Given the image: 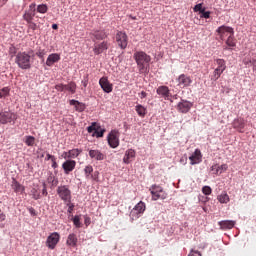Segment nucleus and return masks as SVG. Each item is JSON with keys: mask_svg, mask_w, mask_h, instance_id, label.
<instances>
[{"mask_svg": "<svg viewBox=\"0 0 256 256\" xmlns=\"http://www.w3.org/2000/svg\"><path fill=\"white\" fill-rule=\"evenodd\" d=\"M72 221H73V224L75 225V227L77 229H80V227H81V217L76 215V216L73 217Z\"/></svg>", "mask_w": 256, "mask_h": 256, "instance_id": "41", "label": "nucleus"}, {"mask_svg": "<svg viewBox=\"0 0 256 256\" xmlns=\"http://www.w3.org/2000/svg\"><path fill=\"white\" fill-rule=\"evenodd\" d=\"M89 157L95 161H104L105 154L99 150H89Z\"/></svg>", "mask_w": 256, "mask_h": 256, "instance_id": "23", "label": "nucleus"}, {"mask_svg": "<svg viewBox=\"0 0 256 256\" xmlns=\"http://www.w3.org/2000/svg\"><path fill=\"white\" fill-rule=\"evenodd\" d=\"M84 173H85L86 179H91V173H93V166L87 165L84 168Z\"/></svg>", "mask_w": 256, "mask_h": 256, "instance_id": "36", "label": "nucleus"}, {"mask_svg": "<svg viewBox=\"0 0 256 256\" xmlns=\"http://www.w3.org/2000/svg\"><path fill=\"white\" fill-rule=\"evenodd\" d=\"M11 187L14 193H25V186L21 185V183L17 182L15 179H13Z\"/></svg>", "mask_w": 256, "mask_h": 256, "instance_id": "24", "label": "nucleus"}, {"mask_svg": "<svg viewBox=\"0 0 256 256\" xmlns=\"http://www.w3.org/2000/svg\"><path fill=\"white\" fill-rule=\"evenodd\" d=\"M81 153H83V151L81 149L74 148L67 152H63L62 157H63V159L73 160V159H77V157L80 156Z\"/></svg>", "mask_w": 256, "mask_h": 256, "instance_id": "13", "label": "nucleus"}, {"mask_svg": "<svg viewBox=\"0 0 256 256\" xmlns=\"http://www.w3.org/2000/svg\"><path fill=\"white\" fill-rule=\"evenodd\" d=\"M29 212L31 213V215H35V209L34 208H30Z\"/></svg>", "mask_w": 256, "mask_h": 256, "instance_id": "60", "label": "nucleus"}, {"mask_svg": "<svg viewBox=\"0 0 256 256\" xmlns=\"http://www.w3.org/2000/svg\"><path fill=\"white\" fill-rule=\"evenodd\" d=\"M204 10H205V8H203L202 3L197 4V5L194 6V12L195 13H198V12L202 13V11H204Z\"/></svg>", "mask_w": 256, "mask_h": 256, "instance_id": "46", "label": "nucleus"}, {"mask_svg": "<svg viewBox=\"0 0 256 256\" xmlns=\"http://www.w3.org/2000/svg\"><path fill=\"white\" fill-rule=\"evenodd\" d=\"M79 243V238L77 237V234L70 233L66 238V246L67 247H77V244Z\"/></svg>", "mask_w": 256, "mask_h": 256, "instance_id": "20", "label": "nucleus"}, {"mask_svg": "<svg viewBox=\"0 0 256 256\" xmlns=\"http://www.w3.org/2000/svg\"><path fill=\"white\" fill-rule=\"evenodd\" d=\"M56 91L63 92L65 91V84H58L55 86Z\"/></svg>", "mask_w": 256, "mask_h": 256, "instance_id": "49", "label": "nucleus"}, {"mask_svg": "<svg viewBox=\"0 0 256 256\" xmlns=\"http://www.w3.org/2000/svg\"><path fill=\"white\" fill-rule=\"evenodd\" d=\"M177 83H178V87H180L181 89H185V87H189L191 85V83H193V80L191 79L190 76L181 74L177 78Z\"/></svg>", "mask_w": 256, "mask_h": 256, "instance_id": "12", "label": "nucleus"}, {"mask_svg": "<svg viewBox=\"0 0 256 256\" xmlns=\"http://www.w3.org/2000/svg\"><path fill=\"white\" fill-rule=\"evenodd\" d=\"M75 167H77V162L75 160L66 159L62 164V169L65 175H69V173L75 171Z\"/></svg>", "mask_w": 256, "mask_h": 256, "instance_id": "10", "label": "nucleus"}, {"mask_svg": "<svg viewBox=\"0 0 256 256\" xmlns=\"http://www.w3.org/2000/svg\"><path fill=\"white\" fill-rule=\"evenodd\" d=\"M202 193L204 195H211V193H213V190L209 186H204L202 188Z\"/></svg>", "mask_w": 256, "mask_h": 256, "instance_id": "45", "label": "nucleus"}, {"mask_svg": "<svg viewBox=\"0 0 256 256\" xmlns=\"http://www.w3.org/2000/svg\"><path fill=\"white\" fill-rule=\"evenodd\" d=\"M16 63L20 69H31V56L27 52H19L16 55Z\"/></svg>", "mask_w": 256, "mask_h": 256, "instance_id": "2", "label": "nucleus"}, {"mask_svg": "<svg viewBox=\"0 0 256 256\" xmlns=\"http://www.w3.org/2000/svg\"><path fill=\"white\" fill-rule=\"evenodd\" d=\"M139 95H140V99H145V97H147V92L142 91Z\"/></svg>", "mask_w": 256, "mask_h": 256, "instance_id": "57", "label": "nucleus"}, {"mask_svg": "<svg viewBox=\"0 0 256 256\" xmlns=\"http://www.w3.org/2000/svg\"><path fill=\"white\" fill-rule=\"evenodd\" d=\"M88 83H89V79L85 78L84 80H82L83 87H87Z\"/></svg>", "mask_w": 256, "mask_h": 256, "instance_id": "58", "label": "nucleus"}, {"mask_svg": "<svg viewBox=\"0 0 256 256\" xmlns=\"http://www.w3.org/2000/svg\"><path fill=\"white\" fill-rule=\"evenodd\" d=\"M146 205L145 202H138L130 212L131 221H137L141 215L145 213Z\"/></svg>", "mask_w": 256, "mask_h": 256, "instance_id": "4", "label": "nucleus"}, {"mask_svg": "<svg viewBox=\"0 0 256 256\" xmlns=\"http://www.w3.org/2000/svg\"><path fill=\"white\" fill-rule=\"evenodd\" d=\"M105 130H95L94 135L95 137H103Z\"/></svg>", "mask_w": 256, "mask_h": 256, "instance_id": "48", "label": "nucleus"}, {"mask_svg": "<svg viewBox=\"0 0 256 256\" xmlns=\"http://www.w3.org/2000/svg\"><path fill=\"white\" fill-rule=\"evenodd\" d=\"M84 224L86 227H89L91 225V218L89 216H84Z\"/></svg>", "mask_w": 256, "mask_h": 256, "instance_id": "50", "label": "nucleus"}, {"mask_svg": "<svg viewBox=\"0 0 256 256\" xmlns=\"http://www.w3.org/2000/svg\"><path fill=\"white\" fill-rule=\"evenodd\" d=\"M70 105H73V107H75V110L79 113H82V111L85 109V104L77 100H70Z\"/></svg>", "mask_w": 256, "mask_h": 256, "instance_id": "28", "label": "nucleus"}, {"mask_svg": "<svg viewBox=\"0 0 256 256\" xmlns=\"http://www.w3.org/2000/svg\"><path fill=\"white\" fill-rule=\"evenodd\" d=\"M221 229H233L235 227V221L233 220H222L218 222Z\"/></svg>", "mask_w": 256, "mask_h": 256, "instance_id": "25", "label": "nucleus"}, {"mask_svg": "<svg viewBox=\"0 0 256 256\" xmlns=\"http://www.w3.org/2000/svg\"><path fill=\"white\" fill-rule=\"evenodd\" d=\"M11 89L9 87H4L0 90V99H3V97H8Z\"/></svg>", "mask_w": 256, "mask_h": 256, "instance_id": "39", "label": "nucleus"}, {"mask_svg": "<svg viewBox=\"0 0 256 256\" xmlns=\"http://www.w3.org/2000/svg\"><path fill=\"white\" fill-rule=\"evenodd\" d=\"M216 33H218L220 39L224 40L227 35H235L233 27L222 25L217 28Z\"/></svg>", "mask_w": 256, "mask_h": 256, "instance_id": "9", "label": "nucleus"}, {"mask_svg": "<svg viewBox=\"0 0 256 256\" xmlns=\"http://www.w3.org/2000/svg\"><path fill=\"white\" fill-rule=\"evenodd\" d=\"M31 17L26 18V21L28 22V31H36L37 30V24L31 21Z\"/></svg>", "mask_w": 256, "mask_h": 256, "instance_id": "35", "label": "nucleus"}, {"mask_svg": "<svg viewBox=\"0 0 256 256\" xmlns=\"http://www.w3.org/2000/svg\"><path fill=\"white\" fill-rule=\"evenodd\" d=\"M17 121V114L13 112H0V123L7 125V123H15Z\"/></svg>", "mask_w": 256, "mask_h": 256, "instance_id": "8", "label": "nucleus"}, {"mask_svg": "<svg viewBox=\"0 0 256 256\" xmlns=\"http://www.w3.org/2000/svg\"><path fill=\"white\" fill-rule=\"evenodd\" d=\"M5 219H7L5 213H0V223H2V221H5Z\"/></svg>", "mask_w": 256, "mask_h": 256, "instance_id": "56", "label": "nucleus"}, {"mask_svg": "<svg viewBox=\"0 0 256 256\" xmlns=\"http://www.w3.org/2000/svg\"><path fill=\"white\" fill-rule=\"evenodd\" d=\"M227 47H230V49H233V47H237V41L235 40V37L233 35H229L226 40Z\"/></svg>", "mask_w": 256, "mask_h": 256, "instance_id": "31", "label": "nucleus"}, {"mask_svg": "<svg viewBox=\"0 0 256 256\" xmlns=\"http://www.w3.org/2000/svg\"><path fill=\"white\" fill-rule=\"evenodd\" d=\"M135 111L139 115V117H145L147 115V108H145L143 105L138 104L135 106Z\"/></svg>", "mask_w": 256, "mask_h": 256, "instance_id": "30", "label": "nucleus"}, {"mask_svg": "<svg viewBox=\"0 0 256 256\" xmlns=\"http://www.w3.org/2000/svg\"><path fill=\"white\" fill-rule=\"evenodd\" d=\"M149 191L152 195V201H158V199H167V193H165V190L157 184L152 185L149 188Z\"/></svg>", "mask_w": 256, "mask_h": 256, "instance_id": "3", "label": "nucleus"}, {"mask_svg": "<svg viewBox=\"0 0 256 256\" xmlns=\"http://www.w3.org/2000/svg\"><path fill=\"white\" fill-rule=\"evenodd\" d=\"M47 11H49V7H47L46 4H40V5L37 6V12L38 13L45 14V13H47Z\"/></svg>", "mask_w": 256, "mask_h": 256, "instance_id": "38", "label": "nucleus"}, {"mask_svg": "<svg viewBox=\"0 0 256 256\" xmlns=\"http://www.w3.org/2000/svg\"><path fill=\"white\" fill-rule=\"evenodd\" d=\"M234 129H237L239 133H243V129H245V120L244 119H235L233 122Z\"/></svg>", "mask_w": 256, "mask_h": 256, "instance_id": "26", "label": "nucleus"}, {"mask_svg": "<svg viewBox=\"0 0 256 256\" xmlns=\"http://www.w3.org/2000/svg\"><path fill=\"white\" fill-rule=\"evenodd\" d=\"M96 130L97 129L95 128V123H93L91 126L87 128L88 133H93V131L95 133Z\"/></svg>", "mask_w": 256, "mask_h": 256, "instance_id": "51", "label": "nucleus"}, {"mask_svg": "<svg viewBox=\"0 0 256 256\" xmlns=\"http://www.w3.org/2000/svg\"><path fill=\"white\" fill-rule=\"evenodd\" d=\"M52 29L57 30V29H59V26L57 24H53Z\"/></svg>", "mask_w": 256, "mask_h": 256, "instance_id": "61", "label": "nucleus"}, {"mask_svg": "<svg viewBox=\"0 0 256 256\" xmlns=\"http://www.w3.org/2000/svg\"><path fill=\"white\" fill-rule=\"evenodd\" d=\"M30 8H31V9L35 8V4H31V5H30Z\"/></svg>", "mask_w": 256, "mask_h": 256, "instance_id": "63", "label": "nucleus"}, {"mask_svg": "<svg viewBox=\"0 0 256 256\" xmlns=\"http://www.w3.org/2000/svg\"><path fill=\"white\" fill-rule=\"evenodd\" d=\"M66 205L68 207V213H73V209H75V204H72L71 202H66Z\"/></svg>", "mask_w": 256, "mask_h": 256, "instance_id": "47", "label": "nucleus"}, {"mask_svg": "<svg viewBox=\"0 0 256 256\" xmlns=\"http://www.w3.org/2000/svg\"><path fill=\"white\" fill-rule=\"evenodd\" d=\"M116 43L120 49H127V45L129 43V37L127 33L123 31H118L115 36Z\"/></svg>", "mask_w": 256, "mask_h": 256, "instance_id": "6", "label": "nucleus"}, {"mask_svg": "<svg viewBox=\"0 0 256 256\" xmlns=\"http://www.w3.org/2000/svg\"><path fill=\"white\" fill-rule=\"evenodd\" d=\"M99 85L104 93H111L113 91V84H111L106 77H102L99 80Z\"/></svg>", "mask_w": 256, "mask_h": 256, "instance_id": "17", "label": "nucleus"}, {"mask_svg": "<svg viewBox=\"0 0 256 256\" xmlns=\"http://www.w3.org/2000/svg\"><path fill=\"white\" fill-rule=\"evenodd\" d=\"M109 49V42L108 41H103L101 43H96L94 44L93 52L96 55H101L104 51H107Z\"/></svg>", "mask_w": 256, "mask_h": 256, "instance_id": "16", "label": "nucleus"}, {"mask_svg": "<svg viewBox=\"0 0 256 256\" xmlns=\"http://www.w3.org/2000/svg\"><path fill=\"white\" fill-rule=\"evenodd\" d=\"M191 107H193V103L187 100H181L177 104L176 109L179 113H189V111H191Z\"/></svg>", "mask_w": 256, "mask_h": 256, "instance_id": "11", "label": "nucleus"}, {"mask_svg": "<svg viewBox=\"0 0 256 256\" xmlns=\"http://www.w3.org/2000/svg\"><path fill=\"white\" fill-rule=\"evenodd\" d=\"M91 35L93 38V41H103V39H107L108 34L105 32V30H94L91 32Z\"/></svg>", "mask_w": 256, "mask_h": 256, "instance_id": "22", "label": "nucleus"}, {"mask_svg": "<svg viewBox=\"0 0 256 256\" xmlns=\"http://www.w3.org/2000/svg\"><path fill=\"white\" fill-rule=\"evenodd\" d=\"M200 17L201 19H209V17H211V12L210 11H205L202 10V12H200Z\"/></svg>", "mask_w": 256, "mask_h": 256, "instance_id": "44", "label": "nucleus"}, {"mask_svg": "<svg viewBox=\"0 0 256 256\" xmlns=\"http://www.w3.org/2000/svg\"><path fill=\"white\" fill-rule=\"evenodd\" d=\"M224 49H229V47H225Z\"/></svg>", "mask_w": 256, "mask_h": 256, "instance_id": "64", "label": "nucleus"}, {"mask_svg": "<svg viewBox=\"0 0 256 256\" xmlns=\"http://www.w3.org/2000/svg\"><path fill=\"white\" fill-rule=\"evenodd\" d=\"M190 165H199L201 161H203V154H201V150L196 149L194 153L189 157Z\"/></svg>", "mask_w": 256, "mask_h": 256, "instance_id": "15", "label": "nucleus"}, {"mask_svg": "<svg viewBox=\"0 0 256 256\" xmlns=\"http://www.w3.org/2000/svg\"><path fill=\"white\" fill-rule=\"evenodd\" d=\"M42 195L47 197L48 192H47V184L43 183V189H42Z\"/></svg>", "mask_w": 256, "mask_h": 256, "instance_id": "53", "label": "nucleus"}, {"mask_svg": "<svg viewBox=\"0 0 256 256\" xmlns=\"http://www.w3.org/2000/svg\"><path fill=\"white\" fill-rule=\"evenodd\" d=\"M31 195H32L33 199H35V201H37V199H41V194L39 193V191L36 188H33L31 190Z\"/></svg>", "mask_w": 256, "mask_h": 256, "instance_id": "42", "label": "nucleus"}, {"mask_svg": "<svg viewBox=\"0 0 256 256\" xmlns=\"http://www.w3.org/2000/svg\"><path fill=\"white\" fill-rule=\"evenodd\" d=\"M51 162L53 169H57L59 167V165L57 164V158H54L53 160H51Z\"/></svg>", "mask_w": 256, "mask_h": 256, "instance_id": "54", "label": "nucleus"}, {"mask_svg": "<svg viewBox=\"0 0 256 256\" xmlns=\"http://www.w3.org/2000/svg\"><path fill=\"white\" fill-rule=\"evenodd\" d=\"M188 256H201V252L191 250Z\"/></svg>", "mask_w": 256, "mask_h": 256, "instance_id": "52", "label": "nucleus"}, {"mask_svg": "<svg viewBox=\"0 0 256 256\" xmlns=\"http://www.w3.org/2000/svg\"><path fill=\"white\" fill-rule=\"evenodd\" d=\"M157 95H160L163 97L166 101H172L171 100V92L169 90V87L167 86H160L156 90Z\"/></svg>", "mask_w": 256, "mask_h": 256, "instance_id": "18", "label": "nucleus"}, {"mask_svg": "<svg viewBox=\"0 0 256 256\" xmlns=\"http://www.w3.org/2000/svg\"><path fill=\"white\" fill-rule=\"evenodd\" d=\"M56 192L58 197H60V199L64 201V203H71V190L69 189V186H58Z\"/></svg>", "mask_w": 256, "mask_h": 256, "instance_id": "5", "label": "nucleus"}, {"mask_svg": "<svg viewBox=\"0 0 256 256\" xmlns=\"http://www.w3.org/2000/svg\"><path fill=\"white\" fill-rule=\"evenodd\" d=\"M221 75H223V72L221 70L214 69L212 75H211V81H217Z\"/></svg>", "mask_w": 256, "mask_h": 256, "instance_id": "34", "label": "nucleus"}, {"mask_svg": "<svg viewBox=\"0 0 256 256\" xmlns=\"http://www.w3.org/2000/svg\"><path fill=\"white\" fill-rule=\"evenodd\" d=\"M136 155H137V152H135L134 149L126 150L123 157V163H125L126 165H129V163L135 161Z\"/></svg>", "mask_w": 256, "mask_h": 256, "instance_id": "19", "label": "nucleus"}, {"mask_svg": "<svg viewBox=\"0 0 256 256\" xmlns=\"http://www.w3.org/2000/svg\"><path fill=\"white\" fill-rule=\"evenodd\" d=\"M134 59L137 63V67L140 73H145V65L151 62V56L143 51H138L134 53Z\"/></svg>", "mask_w": 256, "mask_h": 256, "instance_id": "1", "label": "nucleus"}, {"mask_svg": "<svg viewBox=\"0 0 256 256\" xmlns=\"http://www.w3.org/2000/svg\"><path fill=\"white\" fill-rule=\"evenodd\" d=\"M37 57H39V59H43V57H45L47 55V50L45 49H39L36 52Z\"/></svg>", "mask_w": 256, "mask_h": 256, "instance_id": "43", "label": "nucleus"}, {"mask_svg": "<svg viewBox=\"0 0 256 256\" xmlns=\"http://www.w3.org/2000/svg\"><path fill=\"white\" fill-rule=\"evenodd\" d=\"M217 199L219 203H224V204H227L230 201L229 194H227L226 192H222L220 195H218Z\"/></svg>", "mask_w": 256, "mask_h": 256, "instance_id": "32", "label": "nucleus"}, {"mask_svg": "<svg viewBox=\"0 0 256 256\" xmlns=\"http://www.w3.org/2000/svg\"><path fill=\"white\" fill-rule=\"evenodd\" d=\"M25 144L28 147H33L35 145V137H33V136H26Z\"/></svg>", "mask_w": 256, "mask_h": 256, "instance_id": "37", "label": "nucleus"}, {"mask_svg": "<svg viewBox=\"0 0 256 256\" xmlns=\"http://www.w3.org/2000/svg\"><path fill=\"white\" fill-rule=\"evenodd\" d=\"M48 183H51L52 187H57V185H59V180L55 178V176H49Z\"/></svg>", "mask_w": 256, "mask_h": 256, "instance_id": "40", "label": "nucleus"}, {"mask_svg": "<svg viewBox=\"0 0 256 256\" xmlns=\"http://www.w3.org/2000/svg\"><path fill=\"white\" fill-rule=\"evenodd\" d=\"M177 97H178L177 94H175V95H171V94H170V99H171V101H173V99H177Z\"/></svg>", "mask_w": 256, "mask_h": 256, "instance_id": "59", "label": "nucleus"}, {"mask_svg": "<svg viewBox=\"0 0 256 256\" xmlns=\"http://www.w3.org/2000/svg\"><path fill=\"white\" fill-rule=\"evenodd\" d=\"M54 158H55V156H53V155H51V154H47L45 160H46V161H49V160L53 161Z\"/></svg>", "mask_w": 256, "mask_h": 256, "instance_id": "55", "label": "nucleus"}, {"mask_svg": "<svg viewBox=\"0 0 256 256\" xmlns=\"http://www.w3.org/2000/svg\"><path fill=\"white\" fill-rule=\"evenodd\" d=\"M215 169H217L216 173H225V171H227V169H229V166L227 164H222V165H213L211 167V171H215Z\"/></svg>", "mask_w": 256, "mask_h": 256, "instance_id": "29", "label": "nucleus"}, {"mask_svg": "<svg viewBox=\"0 0 256 256\" xmlns=\"http://www.w3.org/2000/svg\"><path fill=\"white\" fill-rule=\"evenodd\" d=\"M59 241H61V235L59 232H53L47 237L46 246L53 250L57 247Z\"/></svg>", "mask_w": 256, "mask_h": 256, "instance_id": "7", "label": "nucleus"}, {"mask_svg": "<svg viewBox=\"0 0 256 256\" xmlns=\"http://www.w3.org/2000/svg\"><path fill=\"white\" fill-rule=\"evenodd\" d=\"M215 61H216V65H217V67L215 69L224 73L225 69H227V63L225 62V60L218 58Z\"/></svg>", "mask_w": 256, "mask_h": 256, "instance_id": "27", "label": "nucleus"}, {"mask_svg": "<svg viewBox=\"0 0 256 256\" xmlns=\"http://www.w3.org/2000/svg\"><path fill=\"white\" fill-rule=\"evenodd\" d=\"M212 171H213L214 175H221L220 172H217V169H214V170H212Z\"/></svg>", "mask_w": 256, "mask_h": 256, "instance_id": "62", "label": "nucleus"}, {"mask_svg": "<svg viewBox=\"0 0 256 256\" xmlns=\"http://www.w3.org/2000/svg\"><path fill=\"white\" fill-rule=\"evenodd\" d=\"M59 61H61V55L57 53H52L46 59V65L47 67H53L55 63H59Z\"/></svg>", "mask_w": 256, "mask_h": 256, "instance_id": "21", "label": "nucleus"}, {"mask_svg": "<svg viewBox=\"0 0 256 256\" xmlns=\"http://www.w3.org/2000/svg\"><path fill=\"white\" fill-rule=\"evenodd\" d=\"M75 89H77V85L74 82L64 85V91H70L72 94L75 93Z\"/></svg>", "mask_w": 256, "mask_h": 256, "instance_id": "33", "label": "nucleus"}, {"mask_svg": "<svg viewBox=\"0 0 256 256\" xmlns=\"http://www.w3.org/2000/svg\"><path fill=\"white\" fill-rule=\"evenodd\" d=\"M108 143L112 149H116V147H119V134L117 131H112L108 135Z\"/></svg>", "mask_w": 256, "mask_h": 256, "instance_id": "14", "label": "nucleus"}]
</instances>
